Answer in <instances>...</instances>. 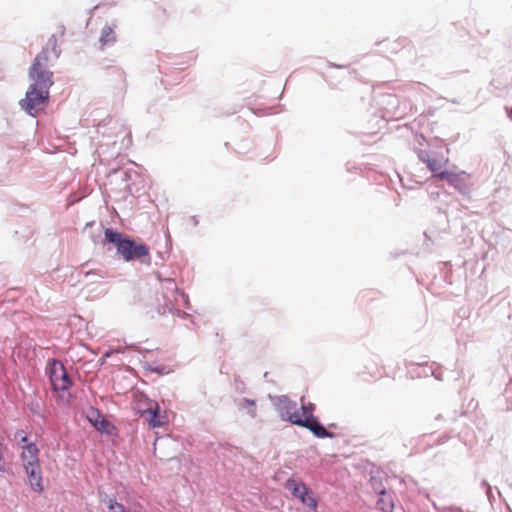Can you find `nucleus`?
Masks as SVG:
<instances>
[{"instance_id":"f257e3e1","label":"nucleus","mask_w":512,"mask_h":512,"mask_svg":"<svg viewBox=\"0 0 512 512\" xmlns=\"http://www.w3.org/2000/svg\"><path fill=\"white\" fill-rule=\"evenodd\" d=\"M30 85L25 98L19 104L22 110L35 116L34 110L49 98V90L53 85V72L49 68L31 65L28 71Z\"/></svg>"},{"instance_id":"f03ea898","label":"nucleus","mask_w":512,"mask_h":512,"mask_svg":"<svg viewBox=\"0 0 512 512\" xmlns=\"http://www.w3.org/2000/svg\"><path fill=\"white\" fill-rule=\"evenodd\" d=\"M104 237L107 243H110L116 248V255L125 260L126 262L140 260L144 261L145 257L149 258V249L145 244L136 243L123 233L112 228L104 230Z\"/></svg>"},{"instance_id":"7ed1b4c3","label":"nucleus","mask_w":512,"mask_h":512,"mask_svg":"<svg viewBox=\"0 0 512 512\" xmlns=\"http://www.w3.org/2000/svg\"><path fill=\"white\" fill-rule=\"evenodd\" d=\"M277 410L280 417L284 421L304 427L312 432L318 438H333L334 434L328 432L323 425H318L312 419H301L300 412L297 408V403L289 399V397L282 395L277 397L276 402Z\"/></svg>"},{"instance_id":"20e7f679","label":"nucleus","mask_w":512,"mask_h":512,"mask_svg":"<svg viewBox=\"0 0 512 512\" xmlns=\"http://www.w3.org/2000/svg\"><path fill=\"white\" fill-rule=\"evenodd\" d=\"M38 454L39 449L35 443L23 445L21 459L23 461L24 470L29 479V484L34 491L41 492L43 490V485Z\"/></svg>"},{"instance_id":"39448f33","label":"nucleus","mask_w":512,"mask_h":512,"mask_svg":"<svg viewBox=\"0 0 512 512\" xmlns=\"http://www.w3.org/2000/svg\"><path fill=\"white\" fill-rule=\"evenodd\" d=\"M61 55V49L58 46L57 38L53 34L48 39L45 47L37 54L31 65L49 68Z\"/></svg>"},{"instance_id":"423d86ee","label":"nucleus","mask_w":512,"mask_h":512,"mask_svg":"<svg viewBox=\"0 0 512 512\" xmlns=\"http://www.w3.org/2000/svg\"><path fill=\"white\" fill-rule=\"evenodd\" d=\"M49 378L53 389L56 391H66L72 385L71 378L63 364L57 360L50 362Z\"/></svg>"},{"instance_id":"0eeeda50","label":"nucleus","mask_w":512,"mask_h":512,"mask_svg":"<svg viewBox=\"0 0 512 512\" xmlns=\"http://www.w3.org/2000/svg\"><path fill=\"white\" fill-rule=\"evenodd\" d=\"M116 25L106 24L102 27L98 39L99 48L104 50L107 47L113 46L117 41V34L115 32Z\"/></svg>"},{"instance_id":"6e6552de","label":"nucleus","mask_w":512,"mask_h":512,"mask_svg":"<svg viewBox=\"0 0 512 512\" xmlns=\"http://www.w3.org/2000/svg\"><path fill=\"white\" fill-rule=\"evenodd\" d=\"M465 174L464 172H461L460 174H455L453 172L449 171H441L437 174V178L441 180H446L449 185L455 187L460 192H463L465 189V183L460 178L461 175Z\"/></svg>"},{"instance_id":"1a4fd4ad","label":"nucleus","mask_w":512,"mask_h":512,"mask_svg":"<svg viewBox=\"0 0 512 512\" xmlns=\"http://www.w3.org/2000/svg\"><path fill=\"white\" fill-rule=\"evenodd\" d=\"M88 420L96 430L108 433L109 422L101 417L98 410H92L91 415L88 416Z\"/></svg>"},{"instance_id":"9d476101","label":"nucleus","mask_w":512,"mask_h":512,"mask_svg":"<svg viewBox=\"0 0 512 512\" xmlns=\"http://www.w3.org/2000/svg\"><path fill=\"white\" fill-rule=\"evenodd\" d=\"M286 488H288L291 491V494L298 499L301 496H304L306 491L309 490L304 483H299L292 479L287 480Z\"/></svg>"},{"instance_id":"9b49d317","label":"nucleus","mask_w":512,"mask_h":512,"mask_svg":"<svg viewBox=\"0 0 512 512\" xmlns=\"http://www.w3.org/2000/svg\"><path fill=\"white\" fill-rule=\"evenodd\" d=\"M239 409H245L247 410V413L250 417L255 418L256 417V402L255 400L243 398L240 400L238 404Z\"/></svg>"},{"instance_id":"f8f14e48","label":"nucleus","mask_w":512,"mask_h":512,"mask_svg":"<svg viewBox=\"0 0 512 512\" xmlns=\"http://www.w3.org/2000/svg\"><path fill=\"white\" fill-rule=\"evenodd\" d=\"M301 503L312 511H316L317 499L311 490L306 491L304 496L299 498Z\"/></svg>"},{"instance_id":"ddd939ff","label":"nucleus","mask_w":512,"mask_h":512,"mask_svg":"<svg viewBox=\"0 0 512 512\" xmlns=\"http://www.w3.org/2000/svg\"><path fill=\"white\" fill-rule=\"evenodd\" d=\"M315 409L314 404L308 403L307 405L302 404L300 413L301 419H312L314 420L318 425H322L318 419L313 415V411Z\"/></svg>"},{"instance_id":"4468645a","label":"nucleus","mask_w":512,"mask_h":512,"mask_svg":"<svg viewBox=\"0 0 512 512\" xmlns=\"http://www.w3.org/2000/svg\"><path fill=\"white\" fill-rule=\"evenodd\" d=\"M103 502L106 504V506L110 512H126L125 507L121 503H118L113 498L106 496L103 499Z\"/></svg>"},{"instance_id":"2eb2a0df","label":"nucleus","mask_w":512,"mask_h":512,"mask_svg":"<svg viewBox=\"0 0 512 512\" xmlns=\"http://www.w3.org/2000/svg\"><path fill=\"white\" fill-rule=\"evenodd\" d=\"M427 167L431 172H433L434 176L437 177V174L440 173L443 170L444 162L437 160L435 158H432L429 163L427 164Z\"/></svg>"},{"instance_id":"dca6fc26","label":"nucleus","mask_w":512,"mask_h":512,"mask_svg":"<svg viewBox=\"0 0 512 512\" xmlns=\"http://www.w3.org/2000/svg\"><path fill=\"white\" fill-rule=\"evenodd\" d=\"M393 507V502L390 499H386L385 496H382L377 501V508L382 512H392Z\"/></svg>"},{"instance_id":"f3484780","label":"nucleus","mask_w":512,"mask_h":512,"mask_svg":"<svg viewBox=\"0 0 512 512\" xmlns=\"http://www.w3.org/2000/svg\"><path fill=\"white\" fill-rule=\"evenodd\" d=\"M149 413H150V418H149V424L152 426V427H160L163 423L162 419H161V416H160V413H159V410L158 409H150L149 410Z\"/></svg>"},{"instance_id":"a211bd4d","label":"nucleus","mask_w":512,"mask_h":512,"mask_svg":"<svg viewBox=\"0 0 512 512\" xmlns=\"http://www.w3.org/2000/svg\"><path fill=\"white\" fill-rule=\"evenodd\" d=\"M167 309H168V312H169V313H171V314H173V315H176V316H177V317H179V318H182V319H189V318L191 317V315H190V314H188V313H186V312H183V311H180V310L176 309V308L174 307V305H173V304H171V303H170L169 305H167Z\"/></svg>"},{"instance_id":"6ab92c4d","label":"nucleus","mask_w":512,"mask_h":512,"mask_svg":"<svg viewBox=\"0 0 512 512\" xmlns=\"http://www.w3.org/2000/svg\"><path fill=\"white\" fill-rule=\"evenodd\" d=\"M6 446L0 442V472L8 473L9 469L7 468L6 462L4 460L3 452L6 450Z\"/></svg>"},{"instance_id":"aec40b11","label":"nucleus","mask_w":512,"mask_h":512,"mask_svg":"<svg viewBox=\"0 0 512 512\" xmlns=\"http://www.w3.org/2000/svg\"><path fill=\"white\" fill-rule=\"evenodd\" d=\"M418 158L423 162L426 163V165L429 163V161L432 159L430 156V153L425 150H419L417 152Z\"/></svg>"},{"instance_id":"412c9836","label":"nucleus","mask_w":512,"mask_h":512,"mask_svg":"<svg viewBox=\"0 0 512 512\" xmlns=\"http://www.w3.org/2000/svg\"><path fill=\"white\" fill-rule=\"evenodd\" d=\"M163 286L167 290L176 291L177 293L179 292L173 279H170V278L165 279Z\"/></svg>"},{"instance_id":"4be33fe9","label":"nucleus","mask_w":512,"mask_h":512,"mask_svg":"<svg viewBox=\"0 0 512 512\" xmlns=\"http://www.w3.org/2000/svg\"><path fill=\"white\" fill-rule=\"evenodd\" d=\"M373 487H374L375 492L378 493L379 495H381V496L386 495L385 488L380 487V484L378 485V483L375 479H373Z\"/></svg>"},{"instance_id":"5701e85b","label":"nucleus","mask_w":512,"mask_h":512,"mask_svg":"<svg viewBox=\"0 0 512 512\" xmlns=\"http://www.w3.org/2000/svg\"><path fill=\"white\" fill-rule=\"evenodd\" d=\"M178 294H179V296L182 298L184 306H185L187 309H189V308H190V302H189V297H188V295H187L185 292H183V291H179V292H178Z\"/></svg>"},{"instance_id":"b1692460","label":"nucleus","mask_w":512,"mask_h":512,"mask_svg":"<svg viewBox=\"0 0 512 512\" xmlns=\"http://www.w3.org/2000/svg\"><path fill=\"white\" fill-rule=\"evenodd\" d=\"M15 436L20 439V442L25 443V445L29 443L27 436L23 435V431H18Z\"/></svg>"},{"instance_id":"393cba45","label":"nucleus","mask_w":512,"mask_h":512,"mask_svg":"<svg viewBox=\"0 0 512 512\" xmlns=\"http://www.w3.org/2000/svg\"><path fill=\"white\" fill-rule=\"evenodd\" d=\"M482 485H483L484 487H486V494H487V496L490 498V497H491V492H492V487H491V486L488 484V482H487V481H485V480H483V481H482Z\"/></svg>"},{"instance_id":"a878e982","label":"nucleus","mask_w":512,"mask_h":512,"mask_svg":"<svg viewBox=\"0 0 512 512\" xmlns=\"http://www.w3.org/2000/svg\"><path fill=\"white\" fill-rule=\"evenodd\" d=\"M64 32H65V28H64V26H61V27H60V34H61V35H63V34H64Z\"/></svg>"},{"instance_id":"bb28decb","label":"nucleus","mask_w":512,"mask_h":512,"mask_svg":"<svg viewBox=\"0 0 512 512\" xmlns=\"http://www.w3.org/2000/svg\"><path fill=\"white\" fill-rule=\"evenodd\" d=\"M93 275H94V273H93V272H87L85 276H86V277H90V276H93Z\"/></svg>"},{"instance_id":"cd10ccee","label":"nucleus","mask_w":512,"mask_h":512,"mask_svg":"<svg viewBox=\"0 0 512 512\" xmlns=\"http://www.w3.org/2000/svg\"><path fill=\"white\" fill-rule=\"evenodd\" d=\"M126 512H128V511L126 510Z\"/></svg>"}]
</instances>
